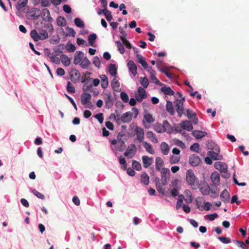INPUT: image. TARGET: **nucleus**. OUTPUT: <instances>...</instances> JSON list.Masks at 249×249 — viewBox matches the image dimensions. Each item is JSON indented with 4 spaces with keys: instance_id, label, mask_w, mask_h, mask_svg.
I'll list each match as a JSON object with an SVG mask.
<instances>
[{
    "instance_id": "1",
    "label": "nucleus",
    "mask_w": 249,
    "mask_h": 249,
    "mask_svg": "<svg viewBox=\"0 0 249 249\" xmlns=\"http://www.w3.org/2000/svg\"><path fill=\"white\" fill-rule=\"evenodd\" d=\"M186 181L187 184L194 189L199 184V180L196 177L193 171L189 169L186 172Z\"/></svg>"
},
{
    "instance_id": "2",
    "label": "nucleus",
    "mask_w": 249,
    "mask_h": 249,
    "mask_svg": "<svg viewBox=\"0 0 249 249\" xmlns=\"http://www.w3.org/2000/svg\"><path fill=\"white\" fill-rule=\"evenodd\" d=\"M185 100V97H182V99H176L175 102V108L179 117H181L183 114V103Z\"/></svg>"
},
{
    "instance_id": "3",
    "label": "nucleus",
    "mask_w": 249,
    "mask_h": 249,
    "mask_svg": "<svg viewBox=\"0 0 249 249\" xmlns=\"http://www.w3.org/2000/svg\"><path fill=\"white\" fill-rule=\"evenodd\" d=\"M135 97L138 102H141L143 99L147 98L146 90L141 87H139L137 89V93H135Z\"/></svg>"
},
{
    "instance_id": "4",
    "label": "nucleus",
    "mask_w": 249,
    "mask_h": 249,
    "mask_svg": "<svg viewBox=\"0 0 249 249\" xmlns=\"http://www.w3.org/2000/svg\"><path fill=\"white\" fill-rule=\"evenodd\" d=\"M132 115L133 114L130 111L126 112L121 116L120 114H117V117H119L117 118V121H121L124 123H129L132 120Z\"/></svg>"
},
{
    "instance_id": "5",
    "label": "nucleus",
    "mask_w": 249,
    "mask_h": 249,
    "mask_svg": "<svg viewBox=\"0 0 249 249\" xmlns=\"http://www.w3.org/2000/svg\"><path fill=\"white\" fill-rule=\"evenodd\" d=\"M71 81L73 83H76L81 80V74L79 71L75 69H72L70 72Z\"/></svg>"
},
{
    "instance_id": "6",
    "label": "nucleus",
    "mask_w": 249,
    "mask_h": 249,
    "mask_svg": "<svg viewBox=\"0 0 249 249\" xmlns=\"http://www.w3.org/2000/svg\"><path fill=\"white\" fill-rule=\"evenodd\" d=\"M137 148L134 144H130L128 145L125 152L124 153V155L127 157L128 158L131 159L133 157V155L136 152Z\"/></svg>"
},
{
    "instance_id": "7",
    "label": "nucleus",
    "mask_w": 249,
    "mask_h": 249,
    "mask_svg": "<svg viewBox=\"0 0 249 249\" xmlns=\"http://www.w3.org/2000/svg\"><path fill=\"white\" fill-rule=\"evenodd\" d=\"M189 161L191 166L196 167L200 164L201 162V160L199 156L193 154L190 155Z\"/></svg>"
},
{
    "instance_id": "8",
    "label": "nucleus",
    "mask_w": 249,
    "mask_h": 249,
    "mask_svg": "<svg viewBox=\"0 0 249 249\" xmlns=\"http://www.w3.org/2000/svg\"><path fill=\"white\" fill-rule=\"evenodd\" d=\"M134 131L137 136L136 139L140 142H143V140L144 139V136L143 129L142 128L137 126L135 128Z\"/></svg>"
},
{
    "instance_id": "9",
    "label": "nucleus",
    "mask_w": 249,
    "mask_h": 249,
    "mask_svg": "<svg viewBox=\"0 0 249 249\" xmlns=\"http://www.w3.org/2000/svg\"><path fill=\"white\" fill-rule=\"evenodd\" d=\"M129 71L132 75V77H135L137 74V68L134 62L130 60L127 64Z\"/></svg>"
},
{
    "instance_id": "10",
    "label": "nucleus",
    "mask_w": 249,
    "mask_h": 249,
    "mask_svg": "<svg viewBox=\"0 0 249 249\" xmlns=\"http://www.w3.org/2000/svg\"><path fill=\"white\" fill-rule=\"evenodd\" d=\"M107 98L105 101V107L107 109H110L112 107L114 103V99L110 93H106Z\"/></svg>"
},
{
    "instance_id": "11",
    "label": "nucleus",
    "mask_w": 249,
    "mask_h": 249,
    "mask_svg": "<svg viewBox=\"0 0 249 249\" xmlns=\"http://www.w3.org/2000/svg\"><path fill=\"white\" fill-rule=\"evenodd\" d=\"M91 80V78L88 77L87 78H85L83 80L81 81V82L84 84L83 86L82 87V89L83 91L87 92L91 90L92 85L91 84H90L89 82Z\"/></svg>"
},
{
    "instance_id": "12",
    "label": "nucleus",
    "mask_w": 249,
    "mask_h": 249,
    "mask_svg": "<svg viewBox=\"0 0 249 249\" xmlns=\"http://www.w3.org/2000/svg\"><path fill=\"white\" fill-rule=\"evenodd\" d=\"M220 149H218V151H209L207 153L208 156L211 157L213 160H221L222 159V156L219 155Z\"/></svg>"
},
{
    "instance_id": "13",
    "label": "nucleus",
    "mask_w": 249,
    "mask_h": 249,
    "mask_svg": "<svg viewBox=\"0 0 249 249\" xmlns=\"http://www.w3.org/2000/svg\"><path fill=\"white\" fill-rule=\"evenodd\" d=\"M84 57V53L80 51H76L74 55L73 63L75 65L80 64Z\"/></svg>"
},
{
    "instance_id": "14",
    "label": "nucleus",
    "mask_w": 249,
    "mask_h": 249,
    "mask_svg": "<svg viewBox=\"0 0 249 249\" xmlns=\"http://www.w3.org/2000/svg\"><path fill=\"white\" fill-rule=\"evenodd\" d=\"M180 125L183 129L188 131H191L194 128L191 122L188 120L181 121L180 123Z\"/></svg>"
},
{
    "instance_id": "15",
    "label": "nucleus",
    "mask_w": 249,
    "mask_h": 249,
    "mask_svg": "<svg viewBox=\"0 0 249 249\" xmlns=\"http://www.w3.org/2000/svg\"><path fill=\"white\" fill-rule=\"evenodd\" d=\"M170 174V170L167 168L163 167L161 169V181L162 185L163 186L167 184V174Z\"/></svg>"
},
{
    "instance_id": "16",
    "label": "nucleus",
    "mask_w": 249,
    "mask_h": 249,
    "mask_svg": "<svg viewBox=\"0 0 249 249\" xmlns=\"http://www.w3.org/2000/svg\"><path fill=\"white\" fill-rule=\"evenodd\" d=\"M214 167L219 170L220 172H226L228 171V166L224 162L216 161L214 164Z\"/></svg>"
},
{
    "instance_id": "17",
    "label": "nucleus",
    "mask_w": 249,
    "mask_h": 249,
    "mask_svg": "<svg viewBox=\"0 0 249 249\" xmlns=\"http://www.w3.org/2000/svg\"><path fill=\"white\" fill-rule=\"evenodd\" d=\"M211 179L213 183L212 184L219 185L220 182V175L216 171L213 172L211 175Z\"/></svg>"
},
{
    "instance_id": "18",
    "label": "nucleus",
    "mask_w": 249,
    "mask_h": 249,
    "mask_svg": "<svg viewBox=\"0 0 249 249\" xmlns=\"http://www.w3.org/2000/svg\"><path fill=\"white\" fill-rule=\"evenodd\" d=\"M81 102L84 105L87 104L91 100V95L90 93L84 92L81 95Z\"/></svg>"
},
{
    "instance_id": "19",
    "label": "nucleus",
    "mask_w": 249,
    "mask_h": 249,
    "mask_svg": "<svg viewBox=\"0 0 249 249\" xmlns=\"http://www.w3.org/2000/svg\"><path fill=\"white\" fill-rule=\"evenodd\" d=\"M142 160L144 168H148L153 162V158H149L147 156H143L142 157Z\"/></svg>"
},
{
    "instance_id": "20",
    "label": "nucleus",
    "mask_w": 249,
    "mask_h": 249,
    "mask_svg": "<svg viewBox=\"0 0 249 249\" xmlns=\"http://www.w3.org/2000/svg\"><path fill=\"white\" fill-rule=\"evenodd\" d=\"M136 57L138 62L142 65L144 69L146 70L148 68V65L142 56L140 54H137Z\"/></svg>"
},
{
    "instance_id": "21",
    "label": "nucleus",
    "mask_w": 249,
    "mask_h": 249,
    "mask_svg": "<svg viewBox=\"0 0 249 249\" xmlns=\"http://www.w3.org/2000/svg\"><path fill=\"white\" fill-rule=\"evenodd\" d=\"M230 197V194L226 189H224L222 192L220 196L221 200L224 203H228L229 202Z\"/></svg>"
},
{
    "instance_id": "22",
    "label": "nucleus",
    "mask_w": 249,
    "mask_h": 249,
    "mask_svg": "<svg viewBox=\"0 0 249 249\" xmlns=\"http://www.w3.org/2000/svg\"><path fill=\"white\" fill-rule=\"evenodd\" d=\"M28 1V0H18L16 5L17 11L18 12L22 11V9L27 5Z\"/></svg>"
},
{
    "instance_id": "23",
    "label": "nucleus",
    "mask_w": 249,
    "mask_h": 249,
    "mask_svg": "<svg viewBox=\"0 0 249 249\" xmlns=\"http://www.w3.org/2000/svg\"><path fill=\"white\" fill-rule=\"evenodd\" d=\"M192 135L196 139H200L207 135V133L200 130H194L192 131Z\"/></svg>"
},
{
    "instance_id": "24",
    "label": "nucleus",
    "mask_w": 249,
    "mask_h": 249,
    "mask_svg": "<svg viewBox=\"0 0 249 249\" xmlns=\"http://www.w3.org/2000/svg\"><path fill=\"white\" fill-rule=\"evenodd\" d=\"M160 149L161 150V153L164 155H167L168 154L170 148L168 144L165 142H162L160 145Z\"/></svg>"
},
{
    "instance_id": "25",
    "label": "nucleus",
    "mask_w": 249,
    "mask_h": 249,
    "mask_svg": "<svg viewBox=\"0 0 249 249\" xmlns=\"http://www.w3.org/2000/svg\"><path fill=\"white\" fill-rule=\"evenodd\" d=\"M60 60L63 65L65 67L70 66L71 64V59L69 57L64 54H62L60 55Z\"/></svg>"
},
{
    "instance_id": "26",
    "label": "nucleus",
    "mask_w": 249,
    "mask_h": 249,
    "mask_svg": "<svg viewBox=\"0 0 249 249\" xmlns=\"http://www.w3.org/2000/svg\"><path fill=\"white\" fill-rule=\"evenodd\" d=\"M146 136L148 139H149L152 142L154 143H157L158 142V140L156 137L155 134H154L151 131H148L146 134Z\"/></svg>"
},
{
    "instance_id": "27",
    "label": "nucleus",
    "mask_w": 249,
    "mask_h": 249,
    "mask_svg": "<svg viewBox=\"0 0 249 249\" xmlns=\"http://www.w3.org/2000/svg\"><path fill=\"white\" fill-rule=\"evenodd\" d=\"M211 185L205 184L199 188V191L203 195L206 196L210 194Z\"/></svg>"
},
{
    "instance_id": "28",
    "label": "nucleus",
    "mask_w": 249,
    "mask_h": 249,
    "mask_svg": "<svg viewBox=\"0 0 249 249\" xmlns=\"http://www.w3.org/2000/svg\"><path fill=\"white\" fill-rule=\"evenodd\" d=\"M163 127L165 132L168 134H171L173 131V127L167 120H164L162 124Z\"/></svg>"
},
{
    "instance_id": "29",
    "label": "nucleus",
    "mask_w": 249,
    "mask_h": 249,
    "mask_svg": "<svg viewBox=\"0 0 249 249\" xmlns=\"http://www.w3.org/2000/svg\"><path fill=\"white\" fill-rule=\"evenodd\" d=\"M218 185H215L211 184V190L210 192L211 193V197L213 198H216L218 196V190L217 189V186Z\"/></svg>"
},
{
    "instance_id": "30",
    "label": "nucleus",
    "mask_w": 249,
    "mask_h": 249,
    "mask_svg": "<svg viewBox=\"0 0 249 249\" xmlns=\"http://www.w3.org/2000/svg\"><path fill=\"white\" fill-rule=\"evenodd\" d=\"M101 80V87L103 89H106L108 85L107 77L105 74H102L100 76Z\"/></svg>"
},
{
    "instance_id": "31",
    "label": "nucleus",
    "mask_w": 249,
    "mask_h": 249,
    "mask_svg": "<svg viewBox=\"0 0 249 249\" xmlns=\"http://www.w3.org/2000/svg\"><path fill=\"white\" fill-rule=\"evenodd\" d=\"M166 109L167 111L171 115H174L175 114V110L173 106L172 102L170 101H167L166 105Z\"/></svg>"
},
{
    "instance_id": "32",
    "label": "nucleus",
    "mask_w": 249,
    "mask_h": 249,
    "mask_svg": "<svg viewBox=\"0 0 249 249\" xmlns=\"http://www.w3.org/2000/svg\"><path fill=\"white\" fill-rule=\"evenodd\" d=\"M97 36L95 33L91 34L88 36V42L90 46H91L93 47H96V45H94V43L96 39H97Z\"/></svg>"
},
{
    "instance_id": "33",
    "label": "nucleus",
    "mask_w": 249,
    "mask_h": 249,
    "mask_svg": "<svg viewBox=\"0 0 249 249\" xmlns=\"http://www.w3.org/2000/svg\"><path fill=\"white\" fill-rule=\"evenodd\" d=\"M142 142L143 147L147 152L151 154H154L155 153V150L153 149L152 145L150 143L145 141H143Z\"/></svg>"
},
{
    "instance_id": "34",
    "label": "nucleus",
    "mask_w": 249,
    "mask_h": 249,
    "mask_svg": "<svg viewBox=\"0 0 249 249\" xmlns=\"http://www.w3.org/2000/svg\"><path fill=\"white\" fill-rule=\"evenodd\" d=\"M141 181L144 185H148L149 183V177L146 173L143 172L141 176Z\"/></svg>"
},
{
    "instance_id": "35",
    "label": "nucleus",
    "mask_w": 249,
    "mask_h": 249,
    "mask_svg": "<svg viewBox=\"0 0 249 249\" xmlns=\"http://www.w3.org/2000/svg\"><path fill=\"white\" fill-rule=\"evenodd\" d=\"M108 72L112 76H115L117 72V69L115 64H110L108 66Z\"/></svg>"
},
{
    "instance_id": "36",
    "label": "nucleus",
    "mask_w": 249,
    "mask_h": 249,
    "mask_svg": "<svg viewBox=\"0 0 249 249\" xmlns=\"http://www.w3.org/2000/svg\"><path fill=\"white\" fill-rule=\"evenodd\" d=\"M111 85L113 89L115 91H120V83L119 81L115 78H113L111 82Z\"/></svg>"
},
{
    "instance_id": "37",
    "label": "nucleus",
    "mask_w": 249,
    "mask_h": 249,
    "mask_svg": "<svg viewBox=\"0 0 249 249\" xmlns=\"http://www.w3.org/2000/svg\"><path fill=\"white\" fill-rule=\"evenodd\" d=\"M156 169L157 171H161V167L163 165L164 162L160 157H157L156 158Z\"/></svg>"
},
{
    "instance_id": "38",
    "label": "nucleus",
    "mask_w": 249,
    "mask_h": 249,
    "mask_svg": "<svg viewBox=\"0 0 249 249\" xmlns=\"http://www.w3.org/2000/svg\"><path fill=\"white\" fill-rule=\"evenodd\" d=\"M161 91L165 95H174L175 92L169 87H163L161 88Z\"/></svg>"
},
{
    "instance_id": "39",
    "label": "nucleus",
    "mask_w": 249,
    "mask_h": 249,
    "mask_svg": "<svg viewBox=\"0 0 249 249\" xmlns=\"http://www.w3.org/2000/svg\"><path fill=\"white\" fill-rule=\"evenodd\" d=\"M207 147L208 149L211 150V151H218V149H220L218 145L215 143L214 142L211 141L208 142L207 144Z\"/></svg>"
},
{
    "instance_id": "40",
    "label": "nucleus",
    "mask_w": 249,
    "mask_h": 249,
    "mask_svg": "<svg viewBox=\"0 0 249 249\" xmlns=\"http://www.w3.org/2000/svg\"><path fill=\"white\" fill-rule=\"evenodd\" d=\"M90 65V62L87 57H84L82 61L80 63V66L83 69H87Z\"/></svg>"
},
{
    "instance_id": "41",
    "label": "nucleus",
    "mask_w": 249,
    "mask_h": 249,
    "mask_svg": "<svg viewBox=\"0 0 249 249\" xmlns=\"http://www.w3.org/2000/svg\"><path fill=\"white\" fill-rule=\"evenodd\" d=\"M56 23L58 26L64 27L66 25V19L61 16H59L56 19Z\"/></svg>"
},
{
    "instance_id": "42",
    "label": "nucleus",
    "mask_w": 249,
    "mask_h": 249,
    "mask_svg": "<svg viewBox=\"0 0 249 249\" xmlns=\"http://www.w3.org/2000/svg\"><path fill=\"white\" fill-rule=\"evenodd\" d=\"M115 44L116 45L117 50L120 53L122 54H124L125 52V50L122 42L117 40L115 41Z\"/></svg>"
},
{
    "instance_id": "43",
    "label": "nucleus",
    "mask_w": 249,
    "mask_h": 249,
    "mask_svg": "<svg viewBox=\"0 0 249 249\" xmlns=\"http://www.w3.org/2000/svg\"><path fill=\"white\" fill-rule=\"evenodd\" d=\"M30 36L35 41H38L40 40L39 34L36 30H33L31 31Z\"/></svg>"
},
{
    "instance_id": "44",
    "label": "nucleus",
    "mask_w": 249,
    "mask_h": 249,
    "mask_svg": "<svg viewBox=\"0 0 249 249\" xmlns=\"http://www.w3.org/2000/svg\"><path fill=\"white\" fill-rule=\"evenodd\" d=\"M65 48L68 52L70 53L74 52L76 50L75 46L69 41L65 45Z\"/></svg>"
},
{
    "instance_id": "45",
    "label": "nucleus",
    "mask_w": 249,
    "mask_h": 249,
    "mask_svg": "<svg viewBox=\"0 0 249 249\" xmlns=\"http://www.w3.org/2000/svg\"><path fill=\"white\" fill-rule=\"evenodd\" d=\"M157 67L158 68V69L160 71H161V72L163 73L164 74H165V75L170 79H172L173 78L172 77V76L171 75V74H170L168 71V69L165 68L164 69H162L161 68H160V66H158V64H157Z\"/></svg>"
},
{
    "instance_id": "46",
    "label": "nucleus",
    "mask_w": 249,
    "mask_h": 249,
    "mask_svg": "<svg viewBox=\"0 0 249 249\" xmlns=\"http://www.w3.org/2000/svg\"><path fill=\"white\" fill-rule=\"evenodd\" d=\"M154 130L159 133H162L165 132V130L163 127L162 124H157L154 126Z\"/></svg>"
},
{
    "instance_id": "47",
    "label": "nucleus",
    "mask_w": 249,
    "mask_h": 249,
    "mask_svg": "<svg viewBox=\"0 0 249 249\" xmlns=\"http://www.w3.org/2000/svg\"><path fill=\"white\" fill-rule=\"evenodd\" d=\"M60 37L58 35H53L50 39V43L52 44H56L59 42Z\"/></svg>"
},
{
    "instance_id": "48",
    "label": "nucleus",
    "mask_w": 249,
    "mask_h": 249,
    "mask_svg": "<svg viewBox=\"0 0 249 249\" xmlns=\"http://www.w3.org/2000/svg\"><path fill=\"white\" fill-rule=\"evenodd\" d=\"M75 25L79 28H83L84 27V21L79 18H76L74 20Z\"/></svg>"
},
{
    "instance_id": "49",
    "label": "nucleus",
    "mask_w": 249,
    "mask_h": 249,
    "mask_svg": "<svg viewBox=\"0 0 249 249\" xmlns=\"http://www.w3.org/2000/svg\"><path fill=\"white\" fill-rule=\"evenodd\" d=\"M184 196L182 195H180L178 196V199L177 205H176V209L177 210H178L181 207H182L183 205V199H184Z\"/></svg>"
},
{
    "instance_id": "50",
    "label": "nucleus",
    "mask_w": 249,
    "mask_h": 249,
    "mask_svg": "<svg viewBox=\"0 0 249 249\" xmlns=\"http://www.w3.org/2000/svg\"><path fill=\"white\" fill-rule=\"evenodd\" d=\"M66 88L67 91L70 93L73 94L75 92V88L70 81L68 82Z\"/></svg>"
},
{
    "instance_id": "51",
    "label": "nucleus",
    "mask_w": 249,
    "mask_h": 249,
    "mask_svg": "<svg viewBox=\"0 0 249 249\" xmlns=\"http://www.w3.org/2000/svg\"><path fill=\"white\" fill-rule=\"evenodd\" d=\"M30 190H31V192L35 196H36L37 198L43 199V200L45 199V196L41 193L38 192L35 189H31Z\"/></svg>"
},
{
    "instance_id": "52",
    "label": "nucleus",
    "mask_w": 249,
    "mask_h": 249,
    "mask_svg": "<svg viewBox=\"0 0 249 249\" xmlns=\"http://www.w3.org/2000/svg\"><path fill=\"white\" fill-rule=\"evenodd\" d=\"M190 149L192 151H194L196 153H199L200 145L198 143H194L191 145Z\"/></svg>"
},
{
    "instance_id": "53",
    "label": "nucleus",
    "mask_w": 249,
    "mask_h": 249,
    "mask_svg": "<svg viewBox=\"0 0 249 249\" xmlns=\"http://www.w3.org/2000/svg\"><path fill=\"white\" fill-rule=\"evenodd\" d=\"M66 30L68 31V33L66 34V36H71L74 37L75 36L76 32L72 28L68 26L66 27Z\"/></svg>"
},
{
    "instance_id": "54",
    "label": "nucleus",
    "mask_w": 249,
    "mask_h": 249,
    "mask_svg": "<svg viewBox=\"0 0 249 249\" xmlns=\"http://www.w3.org/2000/svg\"><path fill=\"white\" fill-rule=\"evenodd\" d=\"M64 46L63 44H60L56 47H55L54 49V53H55V55H59L60 53H62V49H63Z\"/></svg>"
},
{
    "instance_id": "55",
    "label": "nucleus",
    "mask_w": 249,
    "mask_h": 249,
    "mask_svg": "<svg viewBox=\"0 0 249 249\" xmlns=\"http://www.w3.org/2000/svg\"><path fill=\"white\" fill-rule=\"evenodd\" d=\"M141 84L143 87L144 88H147L149 85V81L148 79L144 77L140 78Z\"/></svg>"
},
{
    "instance_id": "56",
    "label": "nucleus",
    "mask_w": 249,
    "mask_h": 249,
    "mask_svg": "<svg viewBox=\"0 0 249 249\" xmlns=\"http://www.w3.org/2000/svg\"><path fill=\"white\" fill-rule=\"evenodd\" d=\"M233 242L235 243L238 247L241 248L242 249H248L247 246L245 244L246 243H244L243 242L237 240H234Z\"/></svg>"
},
{
    "instance_id": "57",
    "label": "nucleus",
    "mask_w": 249,
    "mask_h": 249,
    "mask_svg": "<svg viewBox=\"0 0 249 249\" xmlns=\"http://www.w3.org/2000/svg\"><path fill=\"white\" fill-rule=\"evenodd\" d=\"M39 35L40 37V40H43L48 37V34L47 31L45 30H42L39 32Z\"/></svg>"
},
{
    "instance_id": "58",
    "label": "nucleus",
    "mask_w": 249,
    "mask_h": 249,
    "mask_svg": "<svg viewBox=\"0 0 249 249\" xmlns=\"http://www.w3.org/2000/svg\"><path fill=\"white\" fill-rule=\"evenodd\" d=\"M120 97L122 100L125 103L129 101V97L127 94L124 91H122L120 93Z\"/></svg>"
},
{
    "instance_id": "59",
    "label": "nucleus",
    "mask_w": 249,
    "mask_h": 249,
    "mask_svg": "<svg viewBox=\"0 0 249 249\" xmlns=\"http://www.w3.org/2000/svg\"><path fill=\"white\" fill-rule=\"evenodd\" d=\"M132 166L133 169L137 171H140L142 169L141 164L140 162L135 160H132Z\"/></svg>"
},
{
    "instance_id": "60",
    "label": "nucleus",
    "mask_w": 249,
    "mask_h": 249,
    "mask_svg": "<svg viewBox=\"0 0 249 249\" xmlns=\"http://www.w3.org/2000/svg\"><path fill=\"white\" fill-rule=\"evenodd\" d=\"M92 63L96 67L100 68L101 61L99 57L97 56H94L93 58Z\"/></svg>"
},
{
    "instance_id": "61",
    "label": "nucleus",
    "mask_w": 249,
    "mask_h": 249,
    "mask_svg": "<svg viewBox=\"0 0 249 249\" xmlns=\"http://www.w3.org/2000/svg\"><path fill=\"white\" fill-rule=\"evenodd\" d=\"M119 32L121 33V35L120 36V38L121 40L125 39L126 38L127 34L125 32L123 28L122 27H119Z\"/></svg>"
},
{
    "instance_id": "62",
    "label": "nucleus",
    "mask_w": 249,
    "mask_h": 249,
    "mask_svg": "<svg viewBox=\"0 0 249 249\" xmlns=\"http://www.w3.org/2000/svg\"><path fill=\"white\" fill-rule=\"evenodd\" d=\"M104 16H105L106 19L107 20V21L108 22H110L111 20L113 18V17L111 14V12L110 11L108 10L107 9V10L106 12L104 13Z\"/></svg>"
},
{
    "instance_id": "63",
    "label": "nucleus",
    "mask_w": 249,
    "mask_h": 249,
    "mask_svg": "<svg viewBox=\"0 0 249 249\" xmlns=\"http://www.w3.org/2000/svg\"><path fill=\"white\" fill-rule=\"evenodd\" d=\"M144 120H145L148 123H152L154 122V119L153 118L152 115L149 113L144 115Z\"/></svg>"
},
{
    "instance_id": "64",
    "label": "nucleus",
    "mask_w": 249,
    "mask_h": 249,
    "mask_svg": "<svg viewBox=\"0 0 249 249\" xmlns=\"http://www.w3.org/2000/svg\"><path fill=\"white\" fill-rule=\"evenodd\" d=\"M217 239L224 244H229L231 242V240L226 237L218 236Z\"/></svg>"
}]
</instances>
